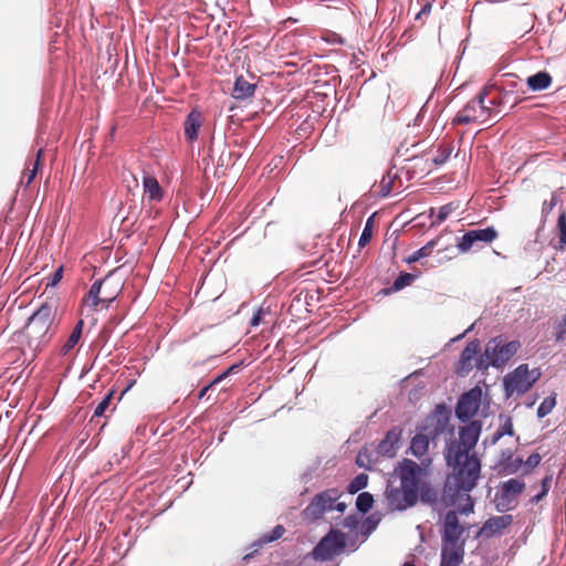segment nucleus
Segmentation results:
<instances>
[{
	"mask_svg": "<svg viewBox=\"0 0 566 566\" xmlns=\"http://www.w3.org/2000/svg\"><path fill=\"white\" fill-rule=\"evenodd\" d=\"M464 532V527L460 525L458 515L454 511H449L446 514L444 523H443V533L442 541L443 546H462L464 545V541H462V535Z\"/></svg>",
	"mask_w": 566,
	"mask_h": 566,
	"instance_id": "ddd939ff",
	"label": "nucleus"
},
{
	"mask_svg": "<svg viewBox=\"0 0 566 566\" xmlns=\"http://www.w3.org/2000/svg\"><path fill=\"white\" fill-rule=\"evenodd\" d=\"M480 434V426L475 422L463 427L459 438L448 444L446 459L452 467V474L448 476L446 485L457 493L469 492L480 475V461L470 452L474 449Z\"/></svg>",
	"mask_w": 566,
	"mask_h": 566,
	"instance_id": "f257e3e1",
	"label": "nucleus"
},
{
	"mask_svg": "<svg viewBox=\"0 0 566 566\" xmlns=\"http://www.w3.org/2000/svg\"><path fill=\"white\" fill-rule=\"evenodd\" d=\"M434 244H436L434 241H430L426 245H423L422 248H420L417 251H415L412 254H410L406 259L407 263H413V262L419 261L422 258L429 256L431 254V252H432V249H433Z\"/></svg>",
	"mask_w": 566,
	"mask_h": 566,
	"instance_id": "2f4dec72",
	"label": "nucleus"
},
{
	"mask_svg": "<svg viewBox=\"0 0 566 566\" xmlns=\"http://www.w3.org/2000/svg\"><path fill=\"white\" fill-rule=\"evenodd\" d=\"M285 533V528L282 525H276L271 533L263 535V542L264 543H271L274 542L283 536Z\"/></svg>",
	"mask_w": 566,
	"mask_h": 566,
	"instance_id": "58836bf2",
	"label": "nucleus"
},
{
	"mask_svg": "<svg viewBox=\"0 0 566 566\" xmlns=\"http://www.w3.org/2000/svg\"><path fill=\"white\" fill-rule=\"evenodd\" d=\"M493 85H486L483 92L474 98L470 101L453 118L452 123L460 124H469V123H485L492 114L490 107L484 105V98L492 91Z\"/></svg>",
	"mask_w": 566,
	"mask_h": 566,
	"instance_id": "423d86ee",
	"label": "nucleus"
},
{
	"mask_svg": "<svg viewBox=\"0 0 566 566\" xmlns=\"http://www.w3.org/2000/svg\"><path fill=\"white\" fill-rule=\"evenodd\" d=\"M256 85L247 81L243 76H238L234 83L232 96L237 99H244L254 95Z\"/></svg>",
	"mask_w": 566,
	"mask_h": 566,
	"instance_id": "393cba45",
	"label": "nucleus"
},
{
	"mask_svg": "<svg viewBox=\"0 0 566 566\" xmlns=\"http://www.w3.org/2000/svg\"><path fill=\"white\" fill-rule=\"evenodd\" d=\"M374 504V497L368 492L360 493L356 499V507L361 513H367Z\"/></svg>",
	"mask_w": 566,
	"mask_h": 566,
	"instance_id": "473e14b6",
	"label": "nucleus"
},
{
	"mask_svg": "<svg viewBox=\"0 0 566 566\" xmlns=\"http://www.w3.org/2000/svg\"><path fill=\"white\" fill-rule=\"evenodd\" d=\"M203 123V116L198 109H192L184 123V134L188 143H193L198 138V132Z\"/></svg>",
	"mask_w": 566,
	"mask_h": 566,
	"instance_id": "f3484780",
	"label": "nucleus"
},
{
	"mask_svg": "<svg viewBox=\"0 0 566 566\" xmlns=\"http://www.w3.org/2000/svg\"><path fill=\"white\" fill-rule=\"evenodd\" d=\"M345 545V535L338 531H331L314 547L312 555L316 560L326 562L340 554Z\"/></svg>",
	"mask_w": 566,
	"mask_h": 566,
	"instance_id": "1a4fd4ad",
	"label": "nucleus"
},
{
	"mask_svg": "<svg viewBox=\"0 0 566 566\" xmlns=\"http://www.w3.org/2000/svg\"><path fill=\"white\" fill-rule=\"evenodd\" d=\"M500 429L497 430V441L504 436L511 440V446L507 449H501L500 460L497 461V470L500 474H514L521 468L523 459L520 457L513 458L514 451L518 448L520 437L514 434L512 419L509 416L500 415Z\"/></svg>",
	"mask_w": 566,
	"mask_h": 566,
	"instance_id": "7ed1b4c3",
	"label": "nucleus"
},
{
	"mask_svg": "<svg viewBox=\"0 0 566 566\" xmlns=\"http://www.w3.org/2000/svg\"><path fill=\"white\" fill-rule=\"evenodd\" d=\"M238 367H239L238 365H233V366L229 367L226 371H223L221 375H219L218 377L214 378V382L222 381L230 374L234 373V370L238 369Z\"/></svg>",
	"mask_w": 566,
	"mask_h": 566,
	"instance_id": "de8ad7c7",
	"label": "nucleus"
},
{
	"mask_svg": "<svg viewBox=\"0 0 566 566\" xmlns=\"http://www.w3.org/2000/svg\"><path fill=\"white\" fill-rule=\"evenodd\" d=\"M557 202H558V198L555 195L552 196L549 201H544L543 207H542V214L544 218H546L552 212V210L557 205Z\"/></svg>",
	"mask_w": 566,
	"mask_h": 566,
	"instance_id": "c03bdc74",
	"label": "nucleus"
},
{
	"mask_svg": "<svg viewBox=\"0 0 566 566\" xmlns=\"http://www.w3.org/2000/svg\"><path fill=\"white\" fill-rule=\"evenodd\" d=\"M378 195L380 197H388L392 192H398L402 188V181L399 177L398 170L390 168L379 181Z\"/></svg>",
	"mask_w": 566,
	"mask_h": 566,
	"instance_id": "dca6fc26",
	"label": "nucleus"
},
{
	"mask_svg": "<svg viewBox=\"0 0 566 566\" xmlns=\"http://www.w3.org/2000/svg\"><path fill=\"white\" fill-rule=\"evenodd\" d=\"M416 279V275L407 272H402L399 274V276L395 280L390 290L392 291H400L403 287L410 285Z\"/></svg>",
	"mask_w": 566,
	"mask_h": 566,
	"instance_id": "f704fd0d",
	"label": "nucleus"
},
{
	"mask_svg": "<svg viewBox=\"0 0 566 566\" xmlns=\"http://www.w3.org/2000/svg\"><path fill=\"white\" fill-rule=\"evenodd\" d=\"M368 483V475L365 473H359L356 475L348 484L347 490L350 494H355L358 491L365 489Z\"/></svg>",
	"mask_w": 566,
	"mask_h": 566,
	"instance_id": "72a5a7b5",
	"label": "nucleus"
},
{
	"mask_svg": "<svg viewBox=\"0 0 566 566\" xmlns=\"http://www.w3.org/2000/svg\"><path fill=\"white\" fill-rule=\"evenodd\" d=\"M419 493H421V500L427 503L434 502L437 499V494L427 485H421Z\"/></svg>",
	"mask_w": 566,
	"mask_h": 566,
	"instance_id": "37998d69",
	"label": "nucleus"
},
{
	"mask_svg": "<svg viewBox=\"0 0 566 566\" xmlns=\"http://www.w3.org/2000/svg\"><path fill=\"white\" fill-rule=\"evenodd\" d=\"M554 339L556 343H566V313L562 319L555 325Z\"/></svg>",
	"mask_w": 566,
	"mask_h": 566,
	"instance_id": "c9c22d12",
	"label": "nucleus"
},
{
	"mask_svg": "<svg viewBox=\"0 0 566 566\" xmlns=\"http://www.w3.org/2000/svg\"><path fill=\"white\" fill-rule=\"evenodd\" d=\"M356 463L360 468H366V469L370 468V465H369L370 460H369V455H368V452L366 449H363L358 452L357 458H356Z\"/></svg>",
	"mask_w": 566,
	"mask_h": 566,
	"instance_id": "79ce46f5",
	"label": "nucleus"
},
{
	"mask_svg": "<svg viewBox=\"0 0 566 566\" xmlns=\"http://www.w3.org/2000/svg\"><path fill=\"white\" fill-rule=\"evenodd\" d=\"M102 287H103L102 280L101 281H95L91 285L90 291L87 292V294L84 296L83 304L95 310L96 306L101 304V296H102L101 292L103 290Z\"/></svg>",
	"mask_w": 566,
	"mask_h": 566,
	"instance_id": "bb28decb",
	"label": "nucleus"
},
{
	"mask_svg": "<svg viewBox=\"0 0 566 566\" xmlns=\"http://www.w3.org/2000/svg\"><path fill=\"white\" fill-rule=\"evenodd\" d=\"M114 396V390H109L105 397L102 399V401L95 407L94 410V417H102L106 409L109 407L112 399Z\"/></svg>",
	"mask_w": 566,
	"mask_h": 566,
	"instance_id": "e433bc0d",
	"label": "nucleus"
},
{
	"mask_svg": "<svg viewBox=\"0 0 566 566\" xmlns=\"http://www.w3.org/2000/svg\"><path fill=\"white\" fill-rule=\"evenodd\" d=\"M460 209L459 201L449 202L437 210L436 219L432 221V224H440L446 221L453 212Z\"/></svg>",
	"mask_w": 566,
	"mask_h": 566,
	"instance_id": "c85d7f7f",
	"label": "nucleus"
},
{
	"mask_svg": "<svg viewBox=\"0 0 566 566\" xmlns=\"http://www.w3.org/2000/svg\"><path fill=\"white\" fill-rule=\"evenodd\" d=\"M334 510L343 513L346 510V504L344 502H338L334 504Z\"/></svg>",
	"mask_w": 566,
	"mask_h": 566,
	"instance_id": "5fc2aeb1",
	"label": "nucleus"
},
{
	"mask_svg": "<svg viewBox=\"0 0 566 566\" xmlns=\"http://www.w3.org/2000/svg\"><path fill=\"white\" fill-rule=\"evenodd\" d=\"M520 348V340H511L502 346L497 344V367L509 363L517 354Z\"/></svg>",
	"mask_w": 566,
	"mask_h": 566,
	"instance_id": "4be33fe9",
	"label": "nucleus"
},
{
	"mask_svg": "<svg viewBox=\"0 0 566 566\" xmlns=\"http://www.w3.org/2000/svg\"><path fill=\"white\" fill-rule=\"evenodd\" d=\"M539 377L541 371L538 368L530 369L527 364L517 366L503 378V387L506 398L524 395L533 387Z\"/></svg>",
	"mask_w": 566,
	"mask_h": 566,
	"instance_id": "39448f33",
	"label": "nucleus"
},
{
	"mask_svg": "<svg viewBox=\"0 0 566 566\" xmlns=\"http://www.w3.org/2000/svg\"><path fill=\"white\" fill-rule=\"evenodd\" d=\"M492 344L493 340H490L485 354L481 355L479 340L470 342L460 355L455 373L460 376H467L474 367L484 370L489 366H495V345Z\"/></svg>",
	"mask_w": 566,
	"mask_h": 566,
	"instance_id": "20e7f679",
	"label": "nucleus"
},
{
	"mask_svg": "<svg viewBox=\"0 0 566 566\" xmlns=\"http://www.w3.org/2000/svg\"><path fill=\"white\" fill-rule=\"evenodd\" d=\"M385 496L387 505L391 511H403L413 506L418 502L412 495L411 497H408L406 495L405 488L401 485L395 486L392 484H388L385 491Z\"/></svg>",
	"mask_w": 566,
	"mask_h": 566,
	"instance_id": "4468645a",
	"label": "nucleus"
},
{
	"mask_svg": "<svg viewBox=\"0 0 566 566\" xmlns=\"http://www.w3.org/2000/svg\"><path fill=\"white\" fill-rule=\"evenodd\" d=\"M542 461V455L537 452L532 453L526 461L522 463L525 464V474L530 473V471L536 468Z\"/></svg>",
	"mask_w": 566,
	"mask_h": 566,
	"instance_id": "ea45409f",
	"label": "nucleus"
},
{
	"mask_svg": "<svg viewBox=\"0 0 566 566\" xmlns=\"http://www.w3.org/2000/svg\"><path fill=\"white\" fill-rule=\"evenodd\" d=\"M218 382H214V379L207 386H205L200 391H199V399L203 398L206 396V394L217 385Z\"/></svg>",
	"mask_w": 566,
	"mask_h": 566,
	"instance_id": "8fccbe9b",
	"label": "nucleus"
},
{
	"mask_svg": "<svg viewBox=\"0 0 566 566\" xmlns=\"http://www.w3.org/2000/svg\"><path fill=\"white\" fill-rule=\"evenodd\" d=\"M505 65H506V60L504 61V64H503V65H502V64H500V63L497 62V69H496V72H500V71H501Z\"/></svg>",
	"mask_w": 566,
	"mask_h": 566,
	"instance_id": "13d9d810",
	"label": "nucleus"
},
{
	"mask_svg": "<svg viewBox=\"0 0 566 566\" xmlns=\"http://www.w3.org/2000/svg\"><path fill=\"white\" fill-rule=\"evenodd\" d=\"M401 438V430L394 428L389 430L385 438L379 442L377 452L386 458H394L399 448V441Z\"/></svg>",
	"mask_w": 566,
	"mask_h": 566,
	"instance_id": "2eb2a0df",
	"label": "nucleus"
},
{
	"mask_svg": "<svg viewBox=\"0 0 566 566\" xmlns=\"http://www.w3.org/2000/svg\"><path fill=\"white\" fill-rule=\"evenodd\" d=\"M402 566H415L412 563H405Z\"/></svg>",
	"mask_w": 566,
	"mask_h": 566,
	"instance_id": "680f3d73",
	"label": "nucleus"
},
{
	"mask_svg": "<svg viewBox=\"0 0 566 566\" xmlns=\"http://www.w3.org/2000/svg\"><path fill=\"white\" fill-rule=\"evenodd\" d=\"M411 160L415 163L413 167H419L421 164H423L424 166H427V164H428V160H424V159L419 158V157H413ZM426 169H427L428 171H430V170H431V166H429V167H423L421 170H422V171H424Z\"/></svg>",
	"mask_w": 566,
	"mask_h": 566,
	"instance_id": "09e8293b",
	"label": "nucleus"
},
{
	"mask_svg": "<svg viewBox=\"0 0 566 566\" xmlns=\"http://www.w3.org/2000/svg\"><path fill=\"white\" fill-rule=\"evenodd\" d=\"M428 449H429V438L426 434L417 433L411 439L409 450L412 455H415L416 458H418L421 461L422 464H427L430 462L429 458L424 459V457L428 453Z\"/></svg>",
	"mask_w": 566,
	"mask_h": 566,
	"instance_id": "6ab92c4d",
	"label": "nucleus"
},
{
	"mask_svg": "<svg viewBox=\"0 0 566 566\" xmlns=\"http://www.w3.org/2000/svg\"><path fill=\"white\" fill-rule=\"evenodd\" d=\"M395 471L400 479V485L405 488L406 495L408 497L412 495L418 501L424 470L415 461L403 459Z\"/></svg>",
	"mask_w": 566,
	"mask_h": 566,
	"instance_id": "0eeeda50",
	"label": "nucleus"
},
{
	"mask_svg": "<svg viewBox=\"0 0 566 566\" xmlns=\"http://www.w3.org/2000/svg\"><path fill=\"white\" fill-rule=\"evenodd\" d=\"M55 316L56 306L53 303H43L21 331L22 345L34 354L46 347L56 333Z\"/></svg>",
	"mask_w": 566,
	"mask_h": 566,
	"instance_id": "f03ea898",
	"label": "nucleus"
},
{
	"mask_svg": "<svg viewBox=\"0 0 566 566\" xmlns=\"http://www.w3.org/2000/svg\"><path fill=\"white\" fill-rule=\"evenodd\" d=\"M495 239V229L488 227L484 229H474L467 231L457 243L460 252L478 251L485 245L491 244Z\"/></svg>",
	"mask_w": 566,
	"mask_h": 566,
	"instance_id": "9d476101",
	"label": "nucleus"
},
{
	"mask_svg": "<svg viewBox=\"0 0 566 566\" xmlns=\"http://www.w3.org/2000/svg\"><path fill=\"white\" fill-rule=\"evenodd\" d=\"M555 406V399L554 398H545L539 407L537 408V416L538 418H543L547 416L552 409Z\"/></svg>",
	"mask_w": 566,
	"mask_h": 566,
	"instance_id": "4c0bfd02",
	"label": "nucleus"
},
{
	"mask_svg": "<svg viewBox=\"0 0 566 566\" xmlns=\"http://www.w3.org/2000/svg\"><path fill=\"white\" fill-rule=\"evenodd\" d=\"M547 493H544V491L542 490L538 494H536L532 501L533 502H539Z\"/></svg>",
	"mask_w": 566,
	"mask_h": 566,
	"instance_id": "4d7b16f0",
	"label": "nucleus"
},
{
	"mask_svg": "<svg viewBox=\"0 0 566 566\" xmlns=\"http://www.w3.org/2000/svg\"><path fill=\"white\" fill-rule=\"evenodd\" d=\"M547 493H544V491L542 490L538 494H536L532 501L533 502H539Z\"/></svg>",
	"mask_w": 566,
	"mask_h": 566,
	"instance_id": "6e6d98bb",
	"label": "nucleus"
},
{
	"mask_svg": "<svg viewBox=\"0 0 566 566\" xmlns=\"http://www.w3.org/2000/svg\"><path fill=\"white\" fill-rule=\"evenodd\" d=\"M84 327V321L80 319L76 325L73 327L71 334L66 338V340L60 347V355L66 356L69 355L74 347L78 344Z\"/></svg>",
	"mask_w": 566,
	"mask_h": 566,
	"instance_id": "412c9836",
	"label": "nucleus"
},
{
	"mask_svg": "<svg viewBox=\"0 0 566 566\" xmlns=\"http://www.w3.org/2000/svg\"><path fill=\"white\" fill-rule=\"evenodd\" d=\"M453 151V146L451 143H442L439 145L437 149V155L432 158V164L434 166H441L447 163Z\"/></svg>",
	"mask_w": 566,
	"mask_h": 566,
	"instance_id": "c756f323",
	"label": "nucleus"
},
{
	"mask_svg": "<svg viewBox=\"0 0 566 566\" xmlns=\"http://www.w3.org/2000/svg\"><path fill=\"white\" fill-rule=\"evenodd\" d=\"M374 232V216L369 217L365 223L363 232L360 234L358 245L365 248L371 240Z\"/></svg>",
	"mask_w": 566,
	"mask_h": 566,
	"instance_id": "7c9ffc66",
	"label": "nucleus"
},
{
	"mask_svg": "<svg viewBox=\"0 0 566 566\" xmlns=\"http://www.w3.org/2000/svg\"><path fill=\"white\" fill-rule=\"evenodd\" d=\"M261 315H262V311H258V312L253 315V317H252V319H251V325H252V326H256V325H259V324H260Z\"/></svg>",
	"mask_w": 566,
	"mask_h": 566,
	"instance_id": "603ef678",
	"label": "nucleus"
},
{
	"mask_svg": "<svg viewBox=\"0 0 566 566\" xmlns=\"http://www.w3.org/2000/svg\"><path fill=\"white\" fill-rule=\"evenodd\" d=\"M525 483L521 479H510L502 483L497 496V511H510L517 506L518 496L524 492Z\"/></svg>",
	"mask_w": 566,
	"mask_h": 566,
	"instance_id": "9b49d317",
	"label": "nucleus"
},
{
	"mask_svg": "<svg viewBox=\"0 0 566 566\" xmlns=\"http://www.w3.org/2000/svg\"><path fill=\"white\" fill-rule=\"evenodd\" d=\"M527 86L533 92L546 90L552 84V76L546 71L531 75L526 80Z\"/></svg>",
	"mask_w": 566,
	"mask_h": 566,
	"instance_id": "a878e982",
	"label": "nucleus"
},
{
	"mask_svg": "<svg viewBox=\"0 0 566 566\" xmlns=\"http://www.w3.org/2000/svg\"><path fill=\"white\" fill-rule=\"evenodd\" d=\"M462 546H442L440 566H459L463 560Z\"/></svg>",
	"mask_w": 566,
	"mask_h": 566,
	"instance_id": "aec40b11",
	"label": "nucleus"
},
{
	"mask_svg": "<svg viewBox=\"0 0 566 566\" xmlns=\"http://www.w3.org/2000/svg\"><path fill=\"white\" fill-rule=\"evenodd\" d=\"M144 195L151 201L163 199V188L154 176L146 175L143 178Z\"/></svg>",
	"mask_w": 566,
	"mask_h": 566,
	"instance_id": "5701e85b",
	"label": "nucleus"
},
{
	"mask_svg": "<svg viewBox=\"0 0 566 566\" xmlns=\"http://www.w3.org/2000/svg\"><path fill=\"white\" fill-rule=\"evenodd\" d=\"M489 103H490L491 105H494V104H495V98H490Z\"/></svg>",
	"mask_w": 566,
	"mask_h": 566,
	"instance_id": "052dcab7",
	"label": "nucleus"
},
{
	"mask_svg": "<svg viewBox=\"0 0 566 566\" xmlns=\"http://www.w3.org/2000/svg\"><path fill=\"white\" fill-rule=\"evenodd\" d=\"M103 282V290L101 292V304L104 305V307H108L109 304L116 300V297L122 292V284L113 280L111 276H106L102 280Z\"/></svg>",
	"mask_w": 566,
	"mask_h": 566,
	"instance_id": "a211bd4d",
	"label": "nucleus"
},
{
	"mask_svg": "<svg viewBox=\"0 0 566 566\" xmlns=\"http://www.w3.org/2000/svg\"><path fill=\"white\" fill-rule=\"evenodd\" d=\"M494 533H495V520L490 518L486 521L485 525L480 530L479 536L491 537Z\"/></svg>",
	"mask_w": 566,
	"mask_h": 566,
	"instance_id": "a19ab883",
	"label": "nucleus"
},
{
	"mask_svg": "<svg viewBox=\"0 0 566 566\" xmlns=\"http://www.w3.org/2000/svg\"><path fill=\"white\" fill-rule=\"evenodd\" d=\"M556 233L558 237V241L556 243H552L554 250L556 251H565L566 249V212L562 211L556 224Z\"/></svg>",
	"mask_w": 566,
	"mask_h": 566,
	"instance_id": "cd10ccee",
	"label": "nucleus"
},
{
	"mask_svg": "<svg viewBox=\"0 0 566 566\" xmlns=\"http://www.w3.org/2000/svg\"><path fill=\"white\" fill-rule=\"evenodd\" d=\"M63 265H60L56 271L52 274L51 277H49V281L46 283V287H53L57 285V283L62 280L63 276Z\"/></svg>",
	"mask_w": 566,
	"mask_h": 566,
	"instance_id": "a18cd8bd",
	"label": "nucleus"
},
{
	"mask_svg": "<svg viewBox=\"0 0 566 566\" xmlns=\"http://www.w3.org/2000/svg\"><path fill=\"white\" fill-rule=\"evenodd\" d=\"M513 521L512 515L497 516V531L507 527Z\"/></svg>",
	"mask_w": 566,
	"mask_h": 566,
	"instance_id": "49530a36",
	"label": "nucleus"
},
{
	"mask_svg": "<svg viewBox=\"0 0 566 566\" xmlns=\"http://www.w3.org/2000/svg\"><path fill=\"white\" fill-rule=\"evenodd\" d=\"M339 496L337 489H328L316 494L303 511L304 520L316 521L323 517L326 512L334 510V504Z\"/></svg>",
	"mask_w": 566,
	"mask_h": 566,
	"instance_id": "6e6552de",
	"label": "nucleus"
},
{
	"mask_svg": "<svg viewBox=\"0 0 566 566\" xmlns=\"http://www.w3.org/2000/svg\"><path fill=\"white\" fill-rule=\"evenodd\" d=\"M43 150L40 149L36 154L35 159L30 160V163L27 164L25 169L22 172L21 176V185H24L25 187H29L32 181L34 180L40 167H41V157H42Z\"/></svg>",
	"mask_w": 566,
	"mask_h": 566,
	"instance_id": "b1692460",
	"label": "nucleus"
},
{
	"mask_svg": "<svg viewBox=\"0 0 566 566\" xmlns=\"http://www.w3.org/2000/svg\"><path fill=\"white\" fill-rule=\"evenodd\" d=\"M551 482H552V476L551 475H547L543 479L542 481V490L544 491V493H548L549 491V488H551Z\"/></svg>",
	"mask_w": 566,
	"mask_h": 566,
	"instance_id": "3c124183",
	"label": "nucleus"
},
{
	"mask_svg": "<svg viewBox=\"0 0 566 566\" xmlns=\"http://www.w3.org/2000/svg\"><path fill=\"white\" fill-rule=\"evenodd\" d=\"M482 400V389L474 387L464 392L455 407V415L462 421L470 420L479 410Z\"/></svg>",
	"mask_w": 566,
	"mask_h": 566,
	"instance_id": "f8f14e48",
	"label": "nucleus"
},
{
	"mask_svg": "<svg viewBox=\"0 0 566 566\" xmlns=\"http://www.w3.org/2000/svg\"><path fill=\"white\" fill-rule=\"evenodd\" d=\"M431 10V4L430 3H427L421 10L420 12L417 14L416 19H419L422 14H428Z\"/></svg>",
	"mask_w": 566,
	"mask_h": 566,
	"instance_id": "864d4df0",
	"label": "nucleus"
},
{
	"mask_svg": "<svg viewBox=\"0 0 566 566\" xmlns=\"http://www.w3.org/2000/svg\"><path fill=\"white\" fill-rule=\"evenodd\" d=\"M434 212H436V209H434V208H431V209H430V218H433Z\"/></svg>",
	"mask_w": 566,
	"mask_h": 566,
	"instance_id": "bf43d9fd",
	"label": "nucleus"
}]
</instances>
